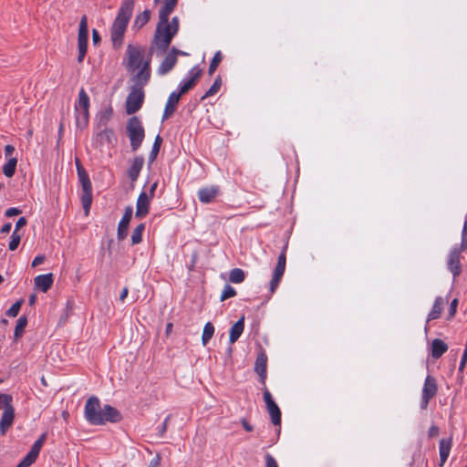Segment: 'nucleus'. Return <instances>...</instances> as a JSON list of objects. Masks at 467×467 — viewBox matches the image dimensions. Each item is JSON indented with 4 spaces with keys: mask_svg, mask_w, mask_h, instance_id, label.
Listing matches in <instances>:
<instances>
[{
    "mask_svg": "<svg viewBox=\"0 0 467 467\" xmlns=\"http://www.w3.org/2000/svg\"><path fill=\"white\" fill-rule=\"evenodd\" d=\"M78 180L80 182L82 187V196L81 202L83 205V209L85 214L88 215L89 213V210L92 204V184L89 180L88 174L86 171H79V174H78Z\"/></svg>",
    "mask_w": 467,
    "mask_h": 467,
    "instance_id": "nucleus-6",
    "label": "nucleus"
},
{
    "mask_svg": "<svg viewBox=\"0 0 467 467\" xmlns=\"http://www.w3.org/2000/svg\"><path fill=\"white\" fill-rule=\"evenodd\" d=\"M176 5V4L164 1L159 11V22L150 46L151 51L156 48L161 53H164L168 49L173 36H176V34L172 33L171 26H169V16Z\"/></svg>",
    "mask_w": 467,
    "mask_h": 467,
    "instance_id": "nucleus-1",
    "label": "nucleus"
},
{
    "mask_svg": "<svg viewBox=\"0 0 467 467\" xmlns=\"http://www.w3.org/2000/svg\"><path fill=\"white\" fill-rule=\"evenodd\" d=\"M236 295V291L234 287H232L229 285H226L223 290V293L221 295V301H224L230 297H233Z\"/></svg>",
    "mask_w": 467,
    "mask_h": 467,
    "instance_id": "nucleus-42",
    "label": "nucleus"
},
{
    "mask_svg": "<svg viewBox=\"0 0 467 467\" xmlns=\"http://www.w3.org/2000/svg\"><path fill=\"white\" fill-rule=\"evenodd\" d=\"M444 303H445V300L441 296H438L435 299L433 306L428 315L427 322H429L431 320L437 319L441 317V314L443 310Z\"/></svg>",
    "mask_w": 467,
    "mask_h": 467,
    "instance_id": "nucleus-28",
    "label": "nucleus"
},
{
    "mask_svg": "<svg viewBox=\"0 0 467 467\" xmlns=\"http://www.w3.org/2000/svg\"><path fill=\"white\" fill-rule=\"evenodd\" d=\"M101 418L102 424H105L106 421L119 422L122 419L120 412L110 405L104 406Z\"/></svg>",
    "mask_w": 467,
    "mask_h": 467,
    "instance_id": "nucleus-17",
    "label": "nucleus"
},
{
    "mask_svg": "<svg viewBox=\"0 0 467 467\" xmlns=\"http://www.w3.org/2000/svg\"><path fill=\"white\" fill-rule=\"evenodd\" d=\"M241 423L246 431H252L254 430V427L245 419H243Z\"/></svg>",
    "mask_w": 467,
    "mask_h": 467,
    "instance_id": "nucleus-58",
    "label": "nucleus"
},
{
    "mask_svg": "<svg viewBox=\"0 0 467 467\" xmlns=\"http://www.w3.org/2000/svg\"><path fill=\"white\" fill-rule=\"evenodd\" d=\"M150 78V61L143 64L141 69L132 77L134 82L131 90L126 99V112L129 115L137 112L142 106L144 100L143 87L148 83Z\"/></svg>",
    "mask_w": 467,
    "mask_h": 467,
    "instance_id": "nucleus-2",
    "label": "nucleus"
},
{
    "mask_svg": "<svg viewBox=\"0 0 467 467\" xmlns=\"http://www.w3.org/2000/svg\"><path fill=\"white\" fill-rule=\"evenodd\" d=\"M286 246L283 248L282 253L279 254L277 259V264L274 269L272 280L270 282V292L273 294L276 290L279 282L285 273V263H286Z\"/></svg>",
    "mask_w": 467,
    "mask_h": 467,
    "instance_id": "nucleus-8",
    "label": "nucleus"
},
{
    "mask_svg": "<svg viewBox=\"0 0 467 467\" xmlns=\"http://www.w3.org/2000/svg\"><path fill=\"white\" fill-rule=\"evenodd\" d=\"M222 86L221 77H217L213 82V84L210 87V88L205 92V94L201 98L202 100L205 99L208 97H211L216 94Z\"/></svg>",
    "mask_w": 467,
    "mask_h": 467,
    "instance_id": "nucleus-36",
    "label": "nucleus"
},
{
    "mask_svg": "<svg viewBox=\"0 0 467 467\" xmlns=\"http://www.w3.org/2000/svg\"><path fill=\"white\" fill-rule=\"evenodd\" d=\"M201 76H202V70L193 68L192 70L191 78L187 82H185L183 85L181 86L180 91L177 92V94H181V97H182L183 94L187 93L191 88H193L196 81L201 78Z\"/></svg>",
    "mask_w": 467,
    "mask_h": 467,
    "instance_id": "nucleus-27",
    "label": "nucleus"
},
{
    "mask_svg": "<svg viewBox=\"0 0 467 467\" xmlns=\"http://www.w3.org/2000/svg\"><path fill=\"white\" fill-rule=\"evenodd\" d=\"M112 116V109H109L104 110L99 117V120L98 123V129L107 126L108 121L110 119Z\"/></svg>",
    "mask_w": 467,
    "mask_h": 467,
    "instance_id": "nucleus-40",
    "label": "nucleus"
},
{
    "mask_svg": "<svg viewBox=\"0 0 467 467\" xmlns=\"http://www.w3.org/2000/svg\"><path fill=\"white\" fill-rule=\"evenodd\" d=\"M26 224V219L25 217H20L16 224V233L17 230H19L21 227L25 226Z\"/></svg>",
    "mask_w": 467,
    "mask_h": 467,
    "instance_id": "nucleus-54",
    "label": "nucleus"
},
{
    "mask_svg": "<svg viewBox=\"0 0 467 467\" xmlns=\"http://www.w3.org/2000/svg\"><path fill=\"white\" fill-rule=\"evenodd\" d=\"M437 391L438 387L436 379L432 376H427L422 389V396L432 399L433 397L436 396Z\"/></svg>",
    "mask_w": 467,
    "mask_h": 467,
    "instance_id": "nucleus-24",
    "label": "nucleus"
},
{
    "mask_svg": "<svg viewBox=\"0 0 467 467\" xmlns=\"http://www.w3.org/2000/svg\"><path fill=\"white\" fill-rule=\"evenodd\" d=\"M214 334V327L211 322H207L204 325L202 336V345L205 346L209 340L213 337Z\"/></svg>",
    "mask_w": 467,
    "mask_h": 467,
    "instance_id": "nucleus-35",
    "label": "nucleus"
},
{
    "mask_svg": "<svg viewBox=\"0 0 467 467\" xmlns=\"http://www.w3.org/2000/svg\"><path fill=\"white\" fill-rule=\"evenodd\" d=\"M244 272L240 268H234L229 274V281L234 284H240L244 280Z\"/></svg>",
    "mask_w": 467,
    "mask_h": 467,
    "instance_id": "nucleus-34",
    "label": "nucleus"
},
{
    "mask_svg": "<svg viewBox=\"0 0 467 467\" xmlns=\"http://www.w3.org/2000/svg\"><path fill=\"white\" fill-rule=\"evenodd\" d=\"M157 185H158V183H157V182H154V183L150 186V191H149L148 195H149V197H150V199L154 196V192H155V191H156Z\"/></svg>",
    "mask_w": 467,
    "mask_h": 467,
    "instance_id": "nucleus-63",
    "label": "nucleus"
},
{
    "mask_svg": "<svg viewBox=\"0 0 467 467\" xmlns=\"http://www.w3.org/2000/svg\"><path fill=\"white\" fill-rule=\"evenodd\" d=\"M21 213H22V211L20 209L12 207V208L7 209L5 213V214L6 217H13V216L19 215Z\"/></svg>",
    "mask_w": 467,
    "mask_h": 467,
    "instance_id": "nucleus-49",
    "label": "nucleus"
},
{
    "mask_svg": "<svg viewBox=\"0 0 467 467\" xmlns=\"http://www.w3.org/2000/svg\"><path fill=\"white\" fill-rule=\"evenodd\" d=\"M180 99L181 94H177V92H172L170 94L165 105L164 112L162 115V120L167 119L173 115L177 109V105L180 101Z\"/></svg>",
    "mask_w": 467,
    "mask_h": 467,
    "instance_id": "nucleus-15",
    "label": "nucleus"
},
{
    "mask_svg": "<svg viewBox=\"0 0 467 467\" xmlns=\"http://www.w3.org/2000/svg\"><path fill=\"white\" fill-rule=\"evenodd\" d=\"M264 400L265 402L266 410L270 415L271 421L274 425H280L281 423V410L277 404L273 400L270 391L264 387Z\"/></svg>",
    "mask_w": 467,
    "mask_h": 467,
    "instance_id": "nucleus-10",
    "label": "nucleus"
},
{
    "mask_svg": "<svg viewBox=\"0 0 467 467\" xmlns=\"http://www.w3.org/2000/svg\"><path fill=\"white\" fill-rule=\"evenodd\" d=\"M11 227H12V224L11 223H5L2 228H1V233L2 234H8L11 230Z\"/></svg>",
    "mask_w": 467,
    "mask_h": 467,
    "instance_id": "nucleus-60",
    "label": "nucleus"
},
{
    "mask_svg": "<svg viewBox=\"0 0 467 467\" xmlns=\"http://www.w3.org/2000/svg\"><path fill=\"white\" fill-rule=\"evenodd\" d=\"M23 301H16L15 304L11 306V307L6 311V315L11 317H15L18 315L19 310L21 308Z\"/></svg>",
    "mask_w": 467,
    "mask_h": 467,
    "instance_id": "nucleus-44",
    "label": "nucleus"
},
{
    "mask_svg": "<svg viewBox=\"0 0 467 467\" xmlns=\"http://www.w3.org/2000/svg\"><path fill=\"white\" fill-rule=\"evenodd\" d=\"M100 401L97 397H90L85 405V418L93 425H102Z\"/></svg>",
    "mask_w": 467,
    "mask_h": 467,
    "instance_id": "nucleus-7",
    "label": "nucleus"
},
{
    "mask_svg": "<svg viewBox=\"0 0 467 467\" xmlns=\"http://www.w3.org/2000/svg\"><path fill=\"white\" fill-rule=\"evenodd\" d=\"M20 241H21V236L19 234H17L16 232H14L12 234L11 240L9 242V245H8L9 249L11 251L16 250L18 247Z\"/></svg>",
    "mask_w": 467,
    "mask_h": 467,
    "instance_id": "nucleus-45",
    "label": "nucleus"
},
{
    "mask_svg": "<svg viewBox=\"0 0 467 467\" xmlns=\"http://www.w3.org/2000/svg\"><path fill=\"white\" fill-rule=\"evenodd\" d=\"M440 433V429L436 425H432L428 431V435L430 438L437 437Z\"/></svg>",
    "mask_w": 467,
    "mask_h": 467,
    "instance_id": "nucleus-51",
    "label": "nucleus"
},
{
    "mask_svg": "<svg viewBox=\"0 0 467 467\" xmlns=\"http://www.w3.org/2000/svg\"><path fill=\"white\" fill-rule=\"evenodd\" d=\"M6 401V407L4 408V412L0 420V433L5 435L8 429L13 425L15 420V409L13 407V398L4 397Z\"/></svg>",
    "mask_w": 467,
    "mask_h": 467,
    "instance_id": "nucleus-9",
    "label": "nucleus"
},
{
    "mask_svg": "<svg viewBox=\"0 0 467 467\" xmlns=\"http://www.w3.org/2000/svg\"><path fill=\"white\" fill-rule=\"evenodd\" d=\"M16 164H17V159L10 158L3 167V173L7 178L13 177L16 172Z\"/></svg>",
    "mask_w": 467,
    "mask_h": 467,
    "instance_id": "nucleus-33",
    "label": "nucleus"
},
{
    "mask_svg": "<svg viewBox=\"0 0 467 467\" xmlns=\"http://www.w3.org/2000/svg\"><path fill=\"white\" fill-rule=\"evenodd\" d=\"M222 59H223L222 53L220 51H217L214 54L213 59L210 63V66H209L208 73L210 76H212L215 72V70H216L217 67L219 66V64L221 63Z\"/></svg>",
    "mask_w": 467,
    "mask_h": 467,
    "instance_id": "nucleus-39",
    "label": "nucleus"
},
{
    "mask_svg": "<svg viewBox=\"0 0 467 467\" xmlns=\"http://www.w3.org/2000/svg\"><path fill=\"white\" fill-rule=\"evenodd\" d=\"M458 302H459V301H458V299H457V298H454V299L451 302L447 319L451 320V318H453V317H454V316H455V314H456V312H457Z\"/></svg>",
    "mask_w": 467,
    "mask_h": 467,
    "instance_id": "nucleus-46",
    "label": "nucleus"
},
{
    "mask_svg": "<svg viewBox=\"0 0 467 467\" xmlns=\"http://www.w3.org/2000/svg\"><path fill=\"white\" fill-rule=\"evenodd\" d=\"M96 141L99 145L111 144L114 140V131L107 126L98 129Z\"/></svg>",
    "mask_w": 467,
    "mask_h": 467,
    "instance_id": "nucleus-22",
    "label": "nucleus"
},
{
    "mask_svg": "<svg viewBox=\"0 0 467 467\" xmlns=\"http://www.w3.org/2000/svg\"><path fill=\"white\" fill-rule=\"evenodd\" d=\"M35 285L36 288H38L40 291L46 293L47 292L54 282V276L53 274H46V275H39L35 277L34 279Z\"/></svg>",
    "mask_w": 467,
    "mask_h": 467,
    "instance_id": "nucleus-16",
    "label": "nucleus"
},
{
    "mask_svg": "<svg viewBox=\"0 0 467 467\" xmlns=\"http://www.w3.org/2000/svg\"><path fill=\"white\" fill-rule=\"evenodd\" d=\"M448 350V345L440 338H435L431 342V357L435 359L440 358Z\"/></svg>",
    "mask_w": 467,
    "mask_h": 467,
    "instance_id": "nucleus-26",
    "label": "nucleus"
},
{
    "mask_svg": "<svg viewBox=\"0 0 467 467\" xmlns=\"http://www.w3.org/2000/svg\"><path fill=\"white\" fill-rule=\"evenodd\" d=\"M127 134L130 140V147L132 151H136L141 145L145 131L140 119L136 116L131 117L127 124Z\"/></svg>",
    "mask_w": 467,
    "mask_h": 467,
    "instance_id": "nucleus-4",
    "label": "nucleus"
},
{
    "mask_svg": "<svg viewBox=\"0 0 467 467\" xmlns=\"http://www.w3.org/2000/svg\"><path fill=\"white\" fill-rule=\"evenodd\" d=\"M143 53L144 48L140 46H134L132 44L127 46V60L125 66L128 71L134 73L140 67L141 69L146 61L150 62V58L143 61Z\"/></svg>",
    "mask_w": 467,
    "mask_h": 467,
    "instance_id": "nucleus-5",
    "label": "nucleus"
},
{
    "mask_svg": "<svg viewBox=\"0 0 467 467\" xmlns=\"http://www.w3.org/2000/svg\"><path fill=\"white\" fill-rule=\"evenodd\" d=\"M150 18V11L144 10L142 13L139 14L134 20L133 26L137 29L142 28Z\"/></svg>",
    "mask_w": 467,
    "mask_h": 467,
    "instance_id": "nucleus-31",
    "label": "nucleus"
},
{
    "mask_svg": "<svg viewBox=\"0 0 467 467\" xmlns=\"http://www.w3.org/2000/svg\"><path fill=\"white\" fill-rule=\"evenodd\" d=\"M37 457L38 454L30 450L29 452L24 457V459L21 462H23V465L29 467L32 463L36 462Z\"/></svg>",
    "mask_w": 467,
    "mask_h": 467,
    "instance_id": "nucleus-43",
    "label": "nucleus"
},
{
    "mask_svg": "<svg viewBox=\"0 0 467 467\" xmlns=\"http://www.w3.org/2000/svg\"><path fill=\"white\" fill-rule=\"evenodd\" d=\"M145 229L144 223H140L132 232L131 234V243L132 244H138L142 240V233Z\"/></svg>",
    "mask_w": 467,
    "mask_h": 467,
    "instance_id": "nucleus-37",
    "label": "nucleus"
},
{
    "mask_svg": "<svg viewBox=\"0 0 467 467\" xmlns=\"http://www.w3.org/2000/svg\"><path fill=\"white\" fill-rule=\"evenodd\" d=\"M431 400V398L422 396L421 400H420V409L426 410Z\"/></svg>",
    "mask_w": 467,
    "mask_h": 467,
    "instance_id": "nucleus-57",
    "label": "nucleus"
},
{
    "mask_svg": "<svg viewBox=\"0 0 467 467\" xmlns=\"http://www.w3.org/2000/svg\"><path fill=\"white\" fill-rule=\"evenodd\" d=\"M150 200L147 192H142L140 193L136 203L135 215L137 218H143L149 213Z\"/></svg>",
    "mask_w": 467,
    "mask_h": 467,
    "instance_id": "nucleus-13",
    "label": "nucleus"
},
{
    "mask_svg": "<svg viewBox=\"0 0 467 467\" xmlns=\"http://www.w3.org/2000/svg\"><path fill=\"white\" fill-rule=\"evenodd\" d=\"M467 248V221H465L462 233V250Z\"/></svg>",
    "mask_w": 467,
    "mask_h": 467,
    "instance_id": "nucleus-47",
    "label": "nucleus"
},
{
    "mask_svg": "<svg viewBox=\"0 0 467 467\" xmlns=\"http://www.w3.org/2000/svg\"><path fill=\"white\" fill-rule=\"evenodd\" d=\"M176 53L177 49L175 47H172L170 50V52L166 55V57H164V59L162 60L161 64L158 68V73L160 75H165L173 68V67L177 63Z\"/></svg>",
    "mask_w": 467,
    "mask_h": 467,
    "instance_id": "nucleus-14",
    "label": "nucleus"
},
{
    "mask_svg": "<svg viewBox=\"0 0 467 467\" xmlns=\"http://www.w3.org/2000/svg\"><path fill=\"white\" fill-rule=\"evenodd\" d=\"M466 362H467V349H464L462 357V360L460 363V367H459L460 371H462L464 369Z\"/></svg>",
    "mask_w": 467,
    "mask_h": 467,
    "instance_id": "nucleus-52",
    "label": "nucleus"
},
{
    "mask_svg": "<svg viewBox=\"0 0 467 467\" xmlns=\"http://www.w3.org/2000/svg\"><path fill=\"white\" fill-rule=\"evenodd\" d=\"M265 465L266 467H278L276 461L270 454L265 456Z\"/></svg>",
    "mask_w": 467,
    "mask_h": 467,
    "instance_id": "nucleus-50",
    "label": "nucleus"
},
{
    "mask_svg": "<svg viewBox=\"0 0 467 467\" xmlns=\"http://www.w3.org/2000/svg\"><path fill=\"white\" fill-rule=\"evenodd\" d=\"M46 439H47V434L46 433H43L36 441L35 443L33 444V446L31 447V451H33L34 452H36V454L39 455V452H40V450L41 448L43 447L45 441H46Z\"/></svg>",
    "mask_w": 467,
    "mask_h": 467,
    "instance_id": "nucleus-41",
    "label": "nucleus"
},
{
    "mask_svg": "<svg viewBox=\"0 0 467 467\" xmlns=\"http://www.w3.org/2000/svg\"><path fill=\"white\" fill-rule=\"evenodd\" d=\"M88 23L87 17L84 16L79 23V29L78 35V49H87L88 47Z\"/></svg>",
    "mask_w": 467,
    "mask_h": 467,
    "instance_id": "nucleus-19",
    "label": "nucleus"
},
{
    "mask_svg": "<svg viewBox=\"0 0 467 467\" xmlns=\"http://www.w3.org/2000/svg\"><path fill=\"white\" fill-rule=\"evenodd\" d=\"M266 364H267V356L265 351L263 348L257 353V357L254 363V371L259 376V379L261 383L265 387V379H266Z\"/></svg>",
    "mask_w": 467,
    "mask_h": 467,
    "instance_id": "nucleus-11",
    "label": "nucleus"
},
{
    "mask_svg": "<svg viewBox=\"0 0 467 467\" xmlns=\"http://www.w3.org/2000/svg\"><path fill=\"white\" fill-rule=\"evenodd\" d=\"M76 111V126L77 128L83 130L88 126L89 113L88 109H80Z\"/></svg>",
    "mask_w": 467,
    "mask_h": 467,
    "instance_id": "nucleus-29",
    "label": "nucleus"
},
{
    "mask_svg": "<svg viewBox=\"0 0 467 467\" xmlns=\"http://www.w3.org/2000/svg\"><path fill=\"white\" fill-rule=\"evenodd\" d=\"M169 26H171L173 34H177L179 31V18L177 16L172 17L171 21L169 22Z\"/></svg>",
    "mask_w": 467,
    "mask_h": 467,
    "instance_id": "nucleus-48",
    "label": "nucleus"
},
{
    "mask_svg": "<svg viewBox=\"0 0 467 467\" xmlns=\"http://www.w3.org/2000/svg\"><path fill=\"white\" fill-rule=\"evenodd\" d=\"M135 0H124L110 27L113 47L119 49L123 45L124 35L133 13Z\"/></svg>",
    "mask_w": 467,
    "mask_h": 467,
    "instance_id": "nucleus-3",
    "label": "nucleus"
},
{
    "mask_svg": "<svg viewBox=\"0 0 467 467\" xmlns=\"http://www.w3.org/2000/svg\"><path fill=\"white\" fill-rule=\"evenodd\" d=\"M461 250L454 249L452 250L448 258V268L452 273L454 276L459 275L461 273V264H460V254Z\"/></svg>",
    "mask_w": 467,
    "mask_h": 467,
    "instance_id": "nucleus-18",
    "label": "nucleus"
},
{
    "mask_svg": "<svg viewBox=\"0 0 467 467\" xmlns=\"http://www.w3.org/2000/svg\"><path fill=\"white\" fill-rule=\"evenodd\" d=\"M89 98L84 88H81L78 94V99L75 105V110L88 109Z\"/></svg>",
    "mask_w": 467,
    "mask_h": 467,
    "instance_id": "nucleus-30",
    "label": "nucleus"
},
{
    "mask_svg": "<svg viewBox=\"0 0 467 467\" xmlns=\"http://www.w3.org/2000/svg\"><path fill=\"white\" fill-rule=\"evenodd\" d=\"M162 143V139L160 135H157L155 140H154V142H153V145H152V149H151V151H150V161L152 162L155 161L159 151H160V149H161V145Z\"/></svg>",
    "mask_w": 467,
    "mask_h": 467,
    "instance_id": "nucleus-38",
    "label": "nucleus"
},
{
    "mask_svg": "<svg viewBox=\"0 0 467 467\" xmlns=\"http://www.w3.org/2000/svg\"><path fill=\"white\" fill-rule=\"evenodd\" d=\"M128 292H129V290H128V288H127V287H124V288L122 289L121 294H120V296H119V299H120L121 301H124V300H125V298H126V297H127V296H128Z\"/></svg>",
    "mask_w": 467,
    "mask_h": 467,
    "instance_id": "nucleus-64",
    "label": "nucleus"
},
{
    "mask_svg": "<svg viewBox=\"0 0 467 467\" xmlns=\"http://www.w3.org/2000/svg\"><path fill=\"white\" fill-rule=\"evenodd\" d=\"M44 261H45L44 255H37L36 257H35V259L32 262V267H36V266L43 264Z\"/></svg>",
    "mask_w": 467,
    "mask_h": 467,
    "instance_id": "nucleus-53",
    "label": "nucleus"
},
{
    "mask_svg": "<svg viewBox=\"0 0 467 467\" xmlns=\"http://www.w3.org/2000/svg\"><path fill=\"white\" fill-rule=\"evenodd\" d=\"M144 164V159L142 156H136L132 161L131 164L127 171L129 178L131 180V182L137 181L140 172L143 167Z\"/></svg>",
    "mask_w": 467,
    "mask_h": 467,
    "instance_id": "nucleus-20",
    "label": "nucleus"
},
{
    "mask_svg": "<svg viewBox=\"0 0 467 467\" xmlns=\"http://www.w3.org/2000/svg\"><path fill=\"white\" fill-rule=\"evenodd\" d=\"M14 151H15V148H14V146H12V145H6V146L5 147V155H6V156H10V155H12Z\"/></svg>",
    "mask_w": 467,
    "mask_h": 467,
    "instance_id": "nucleus-61",
    "label": "nucleus"
},
{
    "mask_svg": "<svg viewBox=\"0 0 467 467\" xmlns=\"http://www.w3.org/2000/svg\"><path fill=\"white\" fill-rule=\"evenodd\" d=\"M452 444V439H441L440 441L439 452H440V466H443L447 461Z\"/></svg>",
    "mask_w": 467,
    "mask_h": 467,
    "instance_id": "nucleus-23",
    "label": "nucleus"
},
{
    "mask_svg": "<svg viewBox=\"0 0 467 467\" xmlns=\"http://www.w3.org/2000/svg\"><path fill=\"white\" fill-rule=\"evenodd\" d=\"M26 325H27L26 317H25V316L20 317L16 322V326L15 328V333H14L15 341H17L22 337Z\"/></svg>",
    "mask_w": 467,
    "mask_h": 467,
    "instance_id": "nucleus-32",
    "label": "nucleus"
},
{
    "mask_svg": "<svg viewBox=\"0 0 467 467\" xmlns=\"http://www.w3.org/2000/svg\"><path fill=\"white\" fill-rule=\"evenodd\" d=\"M4 397L13 398L10 394L0 393V409L6 407V401Z\"/></svg>",
    "mask_w": 467,
    "mask_h": 467,
    "instance_id": "nucleus-55",
    "label": "nucleus"
},
{
    "mask_svg": "<svg viewBox=\"0 0 467 467\" xmlns=\"http://www.w3.org/2000/svg\"><path fill=\"white\" fill-rule=\"evenodd\" d=\"M161 457L159 454H156V456L150 462L149 467H158L160 465Z\"/></svg>",
    "mask_w": 467,
    "mask_h": 467,
    "instance_id": "nucleus-56",
    "label": "nucleus"
},
{
    "mask_svg": "<svg viewBox=\"0 0 467 467\" xmlns=\"http://www.w3.org/2000/svg\"><path fill=\"white\" fill-rule=\"evenodd\" d=\"M132 213L133 209L131 206L125 208L124 214L118 225L117 237L119 241L124 240L128 235V229L132 218Z\"/></svg>",
    "mask_w": 467,
    "mask_h": 467,
    "instance_id": "nucleus-12",
    "label": "nucleus"
},
{
    "mask_svg": "<svg viewBox=\"0 0 467 467\" xmlns=\"http://www.w3.org/2000/svg\"><path fill=\"white\" fill-rule=\"evenodd\" d=\"M92 40L95 45H97L100 42V36L96 29L92 30Z\"/></svg>",
    "mask_w": 467,
    "mask_h": 467,
    "instance_id": "nucleus-59",
    "label": "nucleus"
},
{
    "mask_svg": "<svg viewBox=\"0 0 467 467\" xmlns=\"http://www.w3.org/2000/svg\"><path fill=\"white\" fill-rule=\"evenodd\" d=\"M244 329V317H241L238 321H236L230 329L229 341L231 344H234L238 340L242 333Z\"/></svg>",
    "mask_w": 467,
    "mask_h": 467,
    "instance_id": "nucleus-25",
    "label": "nucleus"
},
{
    "mask_svg": "<svg viewBox=\"0 0 467 467\" xmlns=\"http://www.w3.org/2000/svg\"><path fill=\"white\" fill-rule=\"evenodd\" d=\"M219 193L218 186L204 187L199 190L198 198L203 203L211 202Z\"/></svg>",
    "mask_w": 467,
    "mask_h": 467,
    "instance_id": "nucleus-21",
    "label": "nucleus"
},
{
    "mask_svg": "<svg viewBox=\"0 0 467 467\" xmlns=\"http://www.w3.org/2000/svg\"><path fill=\"white\" fill-rule=\"evenodd\" d=\"M87 49H78V61L81 63L86 56Z\"/></svg>",
    "mask_w": 467,
    "mask_h": 467,
    "instance_id": "nucleus-62",
    "label": "nucleus"
}]
</instances>
